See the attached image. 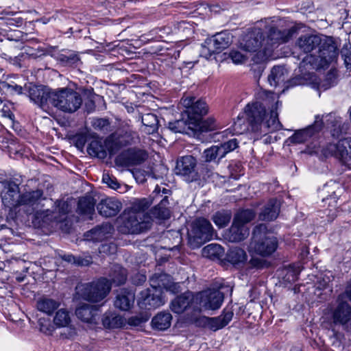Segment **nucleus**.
I'll return each mask as SVG.
<instances>
[{
    "instance_id": "f257e3e1",
    "label": "nucleus",
    "mask_w": 351,
    "mask_h": 351,
    "mask_svg": "<svg viewBox=\"0 0 351 351\" xmlns=\"http://www.w3.org/2000/svg\"><path fill=\"white\" fill-rule=\"evenodd\" d=\"M263 102L254 101L248 104L242 112L250 124L252 132H258L262 126L269 131H276L281 129L282 125L278 120V109L281 103L275 101L277 97L275 93L263 91L261 93Z\"/></svg>"
},
{
    "instance_id": "f03ea898",
    "label": "nucleus",
    "mask_w": 351,
    "mask_h": 351,
    "mask_svg": "<svg viewBox=\"0 0 351 351\" xmlns=\"http://www.w3.org/2000/svg\"><path fill=\"white\" fill-rule=\"evenodd\" d=\"M316 53L305 56L300 63V69H328L337 62L339 51L333 38L324 36Z\"/></svg>"
},
{
    "instance_id": "7ed1b4c3",
    "label": "nucleus",
    "mask_w": 351,
    "mask_h": 351,
    "mask_svg": "<svg viewBox=\"0 0 351 351\" xmlns=\"http://www.w3.org/2000/svg\"><path fill=\"white\" fill-rule=\"evenodd\" d=\"M82 104V98L80 93L71 88H59L51 93V104L64 112H75Z\"/></svg>"
},
{
    "instance_id": "20e7f679",
    "label": "nucleus",
    "mask_w": 351,
    "mask_h": 351,
    "mask_svg": "<svg viewBox=\"0 0 351 351\" xmlns=\"http://www.w3.org/2000/svg\"><path fill=\"white\" fill-rule=\"evenodd\" d=\"M278 246L276 237L269 235L265 224L256 226L253 231L250 250L263 256L274 253Z\"/></svg>"
},
{
    "instance_id": "39448f33",
    "label": "nucleus",
    "mask_w": 351,
    "mask_h": 351,
    "mask_svg": "<svg viewBox=\"0 0 351 351\" xmlns=\"http://www.w3.org/2000/svg\"><path fill=\"white\" fill-rule=\"evenodd\" d=\"M182 105L186 108L184 113L186 117L191 119L192 117L197 118V126L202 130H213L215 125L213 119H208L202 121L201 117L207 114L208 108L206 103L202 99H197L193 97L182 98Z\"/></svg>"
},
{
    "instance_id": "423d86ee",
    "label": "nucleus",
    "mask_w": 351,
    "mask_h": 351,
    "mask_svg": "<svg viewBox=\"0 0 351 351\" xmlns=\"http://www.w3.org/2000/svg\"><path fill=\"white\" fill-rule=\"evenodd\" d=\"M215 230L210 222L203 217L195 219L188 231V243L193 249L199 248L213 239Z\"/></svg>"
},
{
    "instance_id": "0eeeda50",
    "label": "nucleus",
    "mask_w": 351,
    "mask_h": 351,
    "mask_svg": "<svg viewBox=\"0 0 351 351\" xmlns=\"http://www.w3.org/2000/svg\"><path fill=\"white\" fill-rule=\"evenodd\" d=\"M255 217L252 210L246 209L239 211L234 217L233 223L226 233V239L230 242H240L245 239L250 234L247 224Z\"/></svg>"
},
{
    "instance_id": "6e6552de",
    "label": "nucleus",
    "mask_w": 351,
    "mask_h": 351,
    "mask_svg": "<svg viewBox=\"0 0 351 351\" xmlns=\"http://www.w3.org/2000/svg\"><path fill=\"white\" fill-rule=\"evenodd\" d=\"M78 294L85 300L99 302L104 300L111 289V285L106 278L86 283L77 287Z\"/></svg>"
},
{
    "instance_id": "1a4fd4ad",
    "label": "nucleus",
    "mask_w": 351,
    "mask_h": 351,
    "mask_svg": "<svg viewBox=\"0 0 351 351\" xmlns=\"http://www.w3.org/2000/svg\"><path fill=\"white\" fill-rule=\"evenodd\" d=\"M233 315L231 310L225 308L219 316L208 317L199 313L197 316H191L189 321L190 324L197 327H207L211 330L217 331L227 326L232 320Z\"/></svg>"
},
{
    "instance_id": "9d476101",
    "label": "nucleus",
    "mask_w": 351,
    "mask_h": 351,
    "mask_svg": "<svg viewBox=\"0 0 351 351\" xmlns=\"http://www.w3.org/2000/svg\"><path fill=\"white\" fill-rule=\"evenodd\" d=\"M171 310L177 314L184 313L187 310H191V314H188L186 317V321L190 323L189 318L191 316H197L200 313V308L196 303V294L188 291L176 297L170 304Z\"/></svg>"
},
{
    "instance_id": "9b49d317",
    "label": "nucleus",
    "mask_w": 351,
    "mask_h": 351,
    "mask_svg": "<svg viewBox=\"0 0 351 351\" xmlns=\"http://www.w3.org/2000/svg\"><path fill=\"white\" fill-rule=\"evenodd\" d=\"M231 40L228 34L220 32L211 38H207L202 45L200 54L202 57L208 59L214 53H219L226 49Z\"/></svg>"
},
{
    "instance_id": "f8f14e48",
    "label": "nucleus",
    "mask_w": 351,
    "mask_h": 351,
    "mask_svg": "<svg viewBox=\"0 0 351 351\" xmlns=\"http://www.w3.org/2000/svg\"><path fill=\"white\" fill-rule=\"evenodd\" d=\"M54 204V210L49 209L38 210L35 215L36 218L40 219L43 223L46 224L52 221H62L71 210L70 206L67 202L62 200H57Z\"/></svg>"
},
{
    "instance_id": "ddd939ff",
    "label": "nucleus",
    "mask_w": 351,
    "mask_h": 351,
    "mask_svg": "<svg viewBox=\"0 0 351 351\" xmlns=\"http://www.w3.org/2000/svg\"><path fill=\"white\" fill-rule=\"evenodd\" d=\"M263 21L257 22L254 27L248 31L241 43V47L246 51L255 52L258 51L265 41L263 36Z\"/></svg>"
},
{
    "instance_id": "4468645a",
    "label": "nucleus",
    "mask_w": 351,
    "mask_h": 351,
    "mask_svg": "<svg viewBox=\"0 0 351 351\" xmlns=\"http://www.w3.org/2000/svg\"><path fill=\"white\" fill-rule=\"evenodd\" d=\"M71 313L66 308H58L56 312L53 324L58 328H64L60 336L64 339H73L77 335V328L71 324Z\"/></svg>"
},
{
    "instance_id": "2eb2a0df",
    "label": "nucleus",
    "mask_w": 351,
    "mask_h": 351,
    "mask_svg": "<svg viewBox=\"0 0 351 351\" xmlns=\"http://www.w3.org/2000/svg\"><path fill=\"white\" fill-rule=\"evenodd\" d=\"M223 293L219 290L207 289L196 293V303L205 310H217L219 308L223 302Z\"/></svg>"
},
{
    "instance_id": "dca6fc26",
    "label": "nucleus",
    "mask_w": 351,
    "mask_h": 351,
    "mask_svg": "<svg viewBox=\"0 0 351 351\" xmlns=\"http://www.w3.org/2000/svg\"><path fill=\"white\" fill-rule=\"evenodd\" d=\"M121 220L122 223L119 230L123 234H139L148 228L149 223L142 217L128 213H125Z\"/></svg>"
},
{
    "instance_id": "f3484780",
    "label": "nucleus",
    "mask_w": 351,
    "mask_h": 351,
    "mask_svg": "<svg viewBox=\"0 0 351 351\" xmlns=\"http://www.w3.org/2000/svg\"><path fill=\"white\" fill-rule=\"evenodd\" d=\"M263 21V33L267 32L268 40L271 44L288 42L296 31L295 27L280 30L275 27L271 19H265Z\"/></svg>"
},
{
    "instance_id": "a211bd4d",
    "label": "nucleus",
    "mask_w": 351,
    "mask_h": 351,
    "mask_svg": "<svg viewBox=\"0 0 351 351\" xmlns=\"http://www.w3.org/2000/svg\"><path fill=\"white\" fill-rule=\"evenodd\" d=\"M326 152L339 159L345 165L351 166V138L341 139L337 143H330Z\"/></svg>"
},
{
    "instance_id": "6ab92c4d",
    "label": "nucleus",
    "mask_w": 351,
    "mask_h": 351,
    "mask_svg": "<svg viewBox=\"0 0 351 351\" xmlns=\"http://www.w3.org/2000/svg\"><path fill=\"white\" fill-rule=\"evenodd\" d=\"M196 159L192 156H184L179 158L176 163V173L183 177L186 181L191 182L196 178Z\"/></svg>"
},
{
    "instance_id": "aec40b11",
    "label": "nucleus",
    "mask_w": 351,
    "mask_h": 351,
    "mask_svg": "<svg viewBox=\"0 0 351 351\" xmlns=\"http://www.w3.org/2000/svg\"><path fill=\"white\" fill-rule=\"evenodd\" d=\"M164 304L165 300L161 295L160 292L154 286L152 289H147L142 291L141 298L138 301L140 308L147 310L155 309Z\"/></svg>"
},
{
    "instance_id": "412c9836",
    "label": "nucleus",
    "mask_w": 351,
    "mask_h": 351,
    "mask_svg": "<svg viewBox=\"0 0 351 351\" xmlns=\"http://www.w3.org/2000/svg\"><path fill=\"white\" fill-rule=\"evenodd\" d=\"M147 157V154L144 151L128 149L116 157L115 164L120 167H131L141 164Z\"/></svg>"
},
{
    "instance_id": "4be33fe9",
    "label": "nucleus",
    "mask_w": 351,
    "mask_h": 351,
    "mask_svg": "<svg viewBox=\"0 0 351 351\" xmlns=\"http://www.w3.org/2000/svg\"><path fill=\"white\" fill-rule=\"evenodd\" d=\"M323 35L305 34L302 35L296 41V47L306 55L317 53L320 44L322 43Z\"/></svg>"
},
{
    "instance_id": "5701e85b",
    "label": "nucleus",
    "mask_w": 351,
    "mask_h": 351,
    "mask_svg": "<svg viewBox=\"0 0 351 351\" xmlns=\"http://www.w3.org/2000/svg\"><path fill=\"white\" fill-rule=\"evenodd\" d=\"M322 127V117L317 115L315 117V121L313 125L306 129L296 132L289 138V140L293 143H302L311 138L315 132L319 131Z\"/></svg>"
},
{
    "instance_id": "b1692460",
    "label": "nucleus",
    "mask_w": 351,
    "mask_h": 351,
    "mask_svg": "<svg viewBox=\"0 0 351 351\" xmlns=\"http://www.w3.org/2000/svg\"><path fill=\"white\" fill-rule=\"evenodd\" d=\"M28 89L29 97L34 104L42 108H44L48 104H51V93L53 91H49L43 86L35 85H30Z\"/></svg>"
},
{
    "instance_id": "393cba45",
    "label": "nucleus",
    "mask_w": 351,
    "mask_h": 351,
    "mask_svg": "<svg viewBox=\"0 0 351 351\" xmlns=\"http://www.w3.org/2000/svg\"><path fill=\"white\" fill-rule=\"evenodd\" d=\"M99 213L105 217L116 216L122 208L121 202L114 198L108 197L102 199L97 205Z\"/></svg>"
},
{
    "instance_id": "a878e982",
    "label": "nucleus",
    "mask_w": 351,
    "mask_h": 351,
    "mask_svg": "<svg viewBox=\"0 0 351 351\" xmlns=\"http://www.w3.org/2000/svg\"><path fill=\"white\" fill-rule=\"evenodd\" d=\"M77 318L84 322L97 324L99 320V308L87 304L79 306L75 310Z\"/></svg>"
},
{
    "instance_id": "bb28decb",
    "label": "nucleus",
    "mask_w": 351,
    "mask_h": 351,
    "mask_svg": "<svg viewBox=\"0 0 351 351\" xmlns=\"http://www.w3.org/2000/svg\"><path fill=\"white\" fill-rule=\"evenodd\" d=\"M43 201H48V199L43 197L42 190L37 189L21 195V205L31 206L33 210L43 208L45 206L42 203Z\"/></svg>"
},
{
    "instance_id": "cd10ccee",
    "label": "nucleus",
    "mask_w": 351,
    "mask_h": 351,
    "mask_svg": "<svg viewBox=\"0 0 351 351\" xmlns=\"http://www.w3.org/2000/svg\"><path fill=\"white\" fill-rule=\"evenodd\" d=\"M3 204L9 208H15L21 206V195L19 187L14 182H10L6 187V191L2 196Z\"/></svg>"
},
{
    "instance_id": "c85d7f7f",
    "label": "nucleus",
    "mask_w": 351,
    "mask_h": 351,
    "mask_svg": "<svg viewBox=\"0 0 351 351\" xmlns=\"http://www.w3.org/2000/svg\"><path fill=\"white\" fill-rule=\"evenodd\" d=\"M338 305L332 312V319L335 324L344 325L351 319V306L344 300H338Z\"/></svg>"
},
{
    "instance_id": "c756f323",
    "label": "nucleus",
    "mask_w": 351,
    "mask_h": 351,
    "mask_svg": "<svg viewBox=\"0 0 351 351\" xmlns=\"http://www.w3.org/2000/svg\"><path fill=\"white\" fill-rule=\"evenodd\" d=\"M151 204L152 202L147 198L134 199L130 202V206L128 213L134 214L138 217H142L149 222L150 218L145 212Z\"/></svg>"
},
{
    "instance_id": "7c9ffc66",
    "label": "nucleus",
    "mask_w": 351,
    "mask_h": 351,
    "mask_svg": "<svg viewBox=\"0 0 351 351\" xmlns=\"http://www.w3.org/2000/svg\"><path fill=\"white\" fill-rule=\"evenodd\" d=\"M185 117L186 116L184 112L182 114V119L169 122V128L176 133H187L189 130L196 129L197 128V118L192 117L189 119V118L187 117V119L185 120Z\"/></svg>"
},
{
    "instance_id": "2f4dec72",
    "label": "nucleus",
    "mask_w": 351,
    "mask_h": 351,
    "mask_svg": "<svg viewBox=\"0 0 351 351\" xmlns=\"http://www.w3.org/2000/svg\"><path fill=\"white\" fill-rule=\"evenodd\" d=\"M135 295L132 291L122 289L117 295L114 306L121 311H128L133 306Z\"/></svg>"
},
{
    "instance_id": "473e14b6",
    "label": "nucleus",
    "mask_w": 351,
    "mask_h": 351,
    "mask_svg": "<svg viewBox=\"0 0 351 351\" xmlns=\"http://www.w3.org/2000/svg\"><path fill=\"white\" fill-rule=\"evenodd\" d=\"M280 212V204L277 199H271L265 206L259 214V219L262 221H273L277 218Z\"/></svg>"
},
{
    "instance_id": "72a5a7b5",
    "label": "nucleus",
    "mask_w": 351,
    "mask_h": 351,
    "mask_svg": "<svg viewBox=\"0 0 351 351\" xmlns=\"http://www.w3.org/2000/svg\"><path fill=\"white\" fill-rule=\"evenodd\" d=\"M112 231L113 227L110 224L104 223L88 232V237H90V239L94 241L99 242L110 237Z\"/></svg>"
},
{
    "instance_id": "f704fd0d",
    "label": "nucleus",
    "mask_w": 351,
    "mask_h": 351,
    "mask_svg": "<svg viewBox=\"0 0 351 351\" xmlns=\"http://www.w3.org/2000/svg\"><path fill=\"white\" fill-rule=\"evenodd\" d=\"M60 306V302L48 297H42L36 302L37 309L47 315H51Z\"/></svg>"
},
{
    "instance_id": "c9c22d12",
    "label": "nucleus",
    "mask_w": 351,
    "mask_h": 351,
    "mask_svg": "<svg viewBox=\"0 0 351 351\" xmlns=\"http://www.w3.org/2000/svg\"><path fill=\"white\" fill-rule=\"evenodd\" d=\"M171 314L169 312L162 311L152 318V326L158 330H165L171 326Z\"/></svg>"
},
{
    "instance_id": "e433bc0d",
    "label": "nucleus",
    "mask_w": 351,
    "mask_h": 351,
    "mask_svg": "<svg viewBox=\"0 0 351 351\" xmlns=\"http://www.w3.org/2000/svg\"><path fill=\"white\" fill-rule=\"evenodd\" d=\"M226 258L229 263L235 267H240L246 262L247 256L243 249L235 247L228 251Z\"/></svg>"
},
{
    "instance_id": "4c0bfd02",
    "label": "nucleus",
    "mask_w": 351,
    "mask_h": 351,
    "mask_svg": "<svg viewBox=\"0 0 351 351\" xmlns=\"http://www.w3.org/2000/svg\"><path fill=\"white\" fill-rule=\"evenodd\" d=\"M125 319L115 313H106L102 319V324L105 328H118L125 324Z\"/></svg>"
},
{
    "instance_id": "58836bf2",
    "label": "nucleus",
    "mask_w": 351,
    "mask_h": 351,
    "mask_svg": "<svg viewBox=\"0 0 351 351\" xmlns=\"http://www.w3.org/2000/svg\"><path fill=\"white\" fill-rule=\"evenodd\" d=\"M110 283L120 285L126 281L127 272L126 270L119 265H114L111 267L109 271Z\"/></svg>"
},
{
    "instance_id": "ea45409f",
    "label": "nucleus",
    "mask_w": 351,
    "mask_h": 351,
    "mask_svg": "<svg viewBox=\"0 0 351 351\" xmlns=\"http://www.w3.org/2000/svg\"><path fill=\"white\" fill-rule=\"evenodd\" d=\"M95 200L91 196H85L78 201L77 211L84 215H91L94 213Z\"/></svg>"
},
{
    "instance_id": "a19ab883",
    "label": "nucleus",
    "mask_w": 351,
    "mask_h": 351,
    "mask_svg": "<svg viewBox=\"0 0 351 351\" xmlns=\"http://www.w3.org/2000/svg\"><path fill=\"white\" fill-rule=\"evenodd\" d=\"M250 127V124L249 123L248 120L242 112H241L238 115L237 120L234 121L233 125L229 130H231L232 134L237 135L246 132L249 130Z\"/></svg>"
},
{
    "instance_id": "79ce46f5",
    "label": "nucleus",
    "mask_w": 351,
    "mask_h": 351,
    "mask_svg": "<svg viewBox=\"0 0 351 351\" xmlns=\"http://www.w3.org/2000/svg\"><path fill=\"white\" fill-rule=\"evenodd\" d=\"M141 119L146 132L151 134L157 131L159 121L155 114L152 112L146 113L143 114Z\"/></svg>"
},
{
    "instance_id": "37998d69",
    "label": "nucleus",
    "mask_w": 351,
    "mask_h": 351,
    "mask_svg": "<svg viewBox=\"0 0 351 351\" xmlns=\"http://www.w3.org/2000/svg\"><path fill=\"white\" fill-rule=\"evenodd\" d=\"M58 60L65 66L77 67L82 64L79 55L75 52L60 54Z\"/></svg>"
},
{
    "instance_id": "c03bdc74",
    "label": "nucleus",
    "mask_w": 351,
    "mask_h": 351,
    "mask_svg": "<svg viewBox=\"0 0 351 351\" xmlns=\"http://www.w3.org/2000/svg\"><path fill=\"white\" fill-rule=\"evenodd\" d=\"M223 252V248L216 243L209 244L202 249L203 256L213 260L219 258Z\"/></svg>"
},
{
    "instance_id": "a18cd8bd",
    "label": "nucleus",
    "mask_w": 351,
    "mask_h": 351,
    "mask_svg": "<svg viewBox=\"0 0 351 351\" xmlns=\"http://www.w3.org/2000/svg\"><path fill=\"white\" fill-rule=\"evenodd\" d=\"M88 153L93 156L99 158H105L107 156L104 145L100 141H92L87 147Z\"/></svg>"
},
{
    "instance_id": "49530a36",
    "label": "nucleus",
    "mask_w": 351,
    "mask_h": 351,
    "mask_svg": "<svg viewBox=\"0 0 351 351\" xmlns=\"http://www.w3.org/2000/svg\"><path fill=\"white\" fill-rule=\"evenodd\" d=\"M285 77V69L280 66H274L268 76V82L271 86H276L283 82Z\"/></svg>"
},
{
    "instance_id": "de8ad7c7",
    "label": "nucleus",
    "mask_w": 351,
    "mask_h": 351,
    "mask_svg": "<svg viewBox=\"0 0 351 351\" xmlns=\"http://www.w3.org/2000/svg\"><path fill=\"white\" fill-rule=\"evenodd\" d=\"M232 217V213L230 210H220L215 213L212 219L215 224L219 228L226 226Z\"/></svg>"
},
{
    "instance_id": "09e8293b",
    "label": "nucleus",
    "mask_w": 351,
    "mask_h": 351,
    "mask_svg": "<svg viewBox=\"0 0 351 351\" xmlns=\"http://www.w3.org/2000/svg\"><path fill=\"white\" fill-rule=\"evenodd\" d=\"M61 258L69 263H73L78 266H87L92 263V257L86 256L85 257H75L72 254H64L61 256Z\"/></svg>"
},
{
    "instance_id": "8fccbe9b",
    "label": "nucleus",
    "mask_w": 351,
    "mask_h": 351,
    "mask_svg": "<svg viewBox=\"0 0 351 351\" xmlns=\"http://www.w3.org/2000/svg\"><path fill=\"white\" fill-rule=\"evenodd\" d=\"M204 157L206 162L220 160L223 158L219 145H213L204 152Z\"/></svg>"
},
{
    "instance_id": "3c124183",
    "label": "nucleus",
    "mask_w": 351,
    "mask_h": 351,
    "mask_svg": "<svg viewBox=\"0 0 351 351\" xmlns=\"http://www.w3.org/2000/svg\"><path fill=\"white\" fill-rule=\"evenodd\" d=\"M92 126L97 130L101 131L104 133H107L109 131L110 122L107 119L97 118L93 119L92 122Z\"/></svg>"
},
{
    "instance_id": "603ef678",
    "label": "nucleus",
    "mask_w": 351,
    "mask_h": 351,
    "mask_svg": "<svg viewBox=\"0 0 351 351\" xmlns=\"http://www.w3.org/2000/svg\"><path fill=\"white\" fill-rule=\"evenodd\" d=\"M219 147L221 154L223 158L228 153L234 150L238 147V141L236 138H232L227 142L220 144Z\"/></svg>"
},
{
    "instance_id": "864d4df0",
    "label": "nucleus",
    "mask_w": 351,
    "mask_h": 351,
    "mask_svg": "<svg viewBox=\"0 0 351 351\" xmlns=\"http://www.w3.org/2000/svg\"><path fill=\"white\" fill-rule=\"evenodd\" d=\"M285 280L289 282H295L298 280L300 270L299 267L291 266L286 269Z\"/></svg>"
},
{
    "instance_id": "5fc2aeb1",
    "label": "nucleus",
    "mask_w": 351,
    "mask_h": 351,
    "mask_svg": "<svg viewBox=\"0 0 351 351\" xmlns=\"http://www.w3.org/2000/svg\"><path fill=\"white\" fill-rule=\"evenodd\" d=\"M102 182L106 184L108 187L114 190H117L120 187V184L117 178L114 176H111L108 173H104Z\"/></svg>"
},
{
    "instance_id": "6e6d98bb",
    "label": "nucleus",
    "mask_w": 351,
    "mask_h": 351,
    "mask_svg": "<svg viewBox=\"0 0 351 351\" xmlns=\"http://www.w3.org/2000/svg\"><path fill=\"white\" fill-rule=\"evenodd\" d=\"M229 58L234 64H242L246 60V57L240 51L237 50L231 51L229 53Z\"/></svg>"
},
{
    "instance_id": "4d7b16f0",
    "label": "nucleus",
    "mask_w": 351,
    "mask_h": 351,
    "mask_svg": "<svg viewBox=\"0 0 351 351\" xmlns=\"http://www.w3.org/2000/svg\"><path fill=\"white\" fill-rule=\"evenodd\" d=\"M2 87L11 93H15L19 95L23 93V87L16 84H9L8 82H3Z\"/></svg>"
},
{
    "instance_id": "13d9d810",
    "label": "nucleus",
    "mask_w": 351,
    "mask_h": 351,
    "mask_svg": "<svg viewBox=\"0 0 351 351\" xmlns=\"http://www.w3.org/2000/svg\"><path fill=\"white\" fill-rule=\"evenodd\" d=\"M147 319L148 317L147 316L136 315L129 318L128 324L131 326H138L141 324L146 322Z\"/></svg>"
},
{
    "instance_id": "bf43d9fd",
    "label": "nucleus",
    "mask_w": 351,
    "mask_h": 351,
    "mask_svg": "<svg viewBox=\"0 0 351 351\" xmlns=\"http://www.w3.org/2000/svg\"><path fill=\"white\" fill-rule=\"evenodd\" d=\"M176 28L179 32H182L183 33L190 34L192 32L191 25L186 21H180L178 23Z\"/></svg>"
},
{
    "instance_id": "052dcab7",
    "label": "nucleus",
    "mask_w": 351,
    "mask_h": 351,
    "mask_svg": "<svg viewBox=\"0 0 351 351\" xmlns=\"http://www.w3.org/2000/svg\"><path fill=\"white\" fill-rule=\"evenodd\" d=\"M326 117L328 118V119H326V121H331V123L333 122V121L332 119H334V121L335 122V123L334 125H332V126L337 127L338 130L336 131V128L334 129L332 136H334L335 135L338 136L339 133L341 131L340 128H339L341 123V121L340 120L341 119L340 118H338V119L335 118L334 115H332V114H329L328 115L326 116Z\"/></svg>"
},
{
    "instance_id": "680f3d73",
    "label": "nucleus",
    "mask_w": 351,
    "mask_h": 351,
    "mask_svg": "<svg viewBox=\"0 0 351 351\" xmlns=\"http://www.w3.org/2000/svg\"><path fill=\"white\" fill-rule=\"evenodd\" d=\"M154 215H156L160 219H169L170 217V212L166 207H162L160 210H156V207L154 211Z\"/></svg>"
},
{
    "instance_id": "e2e57ef3",
    "label": "nucleus",
    "mask_w": 351,
    "mask_h": 351,
    "mask_svg": "<svg viewBox=\"0 0 351 351\" xmlns=\"http://www.w3.org/2000/svg\"><path fill=\"white\" fill-rule=\"evenodd\" d=\"M252 267L261 268L263 265V260L259 258H252L250 261Z\"/></svg>"
},
{
    "instance_id": "0e129e2a",
    "label": "nucleus",
    "mask_w": 351,
    "mask_h": 351,
    "mask_svg": "<svg viewBox=\"0 0 351 351\" xmlns=\"http://www.w3.org/2000/svg\"><path fill=\"white\" fill-rule=\"evenodd\" d=\"M116 249H117V247H116L115 245H114V244H111V245L104 244V245H101V246L100 252H107L108 250H112L111 253H114L116 251Z\"/></svg>"
},
{
    "instance_id": "69168bd1",
    "label": "nucleus",
    "mask_w": 351,
    "mask_h": 351,
    "mask_svg": "<svg viewBox=\"0 0 351 351\" xmlns=\"http://www.w3.org/2000/svg\"><path fill=\"white\" fill-rule=\"evenodd\" d=\"M342 57L344 59L345 64L348 65H351V52L346 51L345 50H343L341 51Z\"/></svg>"
},
{
    "instance_id": "338daca9",
    "label": "nucleus",
    "mask_w": 351,
    "mask_h": 351,
    "mask_svg": "<svg viewBox=\"0 0 351 351\" xmlns=\"http://www.w3.org/2000/svg\"><path fill=\"white\" fill-rule=\"evenodd\" d=\"M23 20L21 18L9 19L7 21V24L13 26H21L22 25Z\"/></svg>"
},
{
    "instance_id": "774afa93",
    "label": "nucleus",
    "mask_w": 351,
    "mask_h": 351,
    "mask_svg": "<svg viewBox=\"0 0 351 351\" xmlns=\"http://www.w3.org/2000/svg\"><path fill=\"white\" fill-rule=\"evenodd\" d=\"M21 34V31L15 30L10 35L8 34V39L11 40H18Z\"/></svg>"
}]
</instances>
